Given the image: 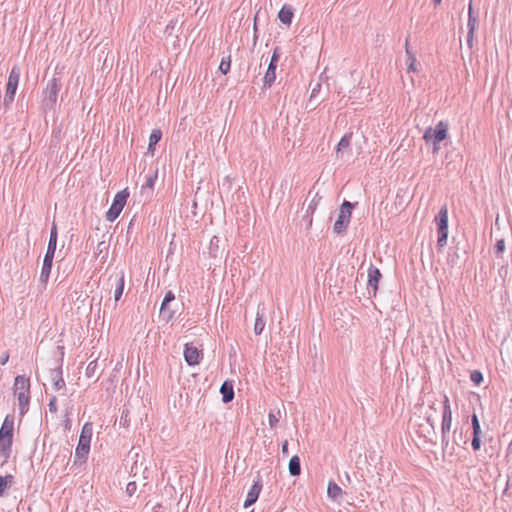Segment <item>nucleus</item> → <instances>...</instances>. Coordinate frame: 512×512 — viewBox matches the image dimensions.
Here are the masks:
<instances>
[{
  "label": "nucleus",
  "instance_id": "obj_55",
  "mask_svg": "<svg viewBox=\"0 0 512 512\" xmlns=\"http://www.w3.org/2000/svg\"><path fill=\"white\" fill-rule=\"evenodd\" d=\"M308 225H309V226H311V225H312V217H309Z\"/></svg>",
  "mask_w": 512,
  "mask_h": 512
},
{
  "label": "nucleus",
  "instance_id": "obj_26",
  "mask_svg": "<svg viewBox=\"0 0 512 512\" xmlns=\"http://www.w3.org/2000/svg\"><path fill=\"white\" fill-rule=\"evenodd\" d=\"M265 328V320H264V313H260V311H257L255 323H254V332L256 335H260Z\"/></svg>",
  "mask_w": 512,
  "mask_h": 512
},
{
  "label": "nucleus",
  "instance_id": "obj_9",
  "mask_svg": "<svg viewBox=\"0 0 512 512\" xmlns=\"http://www.w3.org/2000/svg\"><path fill=\"white\" fill-rule=\"evenodd\" d=\"M382 278V274L380 270L374 265H370L368 268V281H367V289L368 293L371 294L370 290H372V296H376L378 290V284Z\"/></svg>",
  "mask_w": 512,
  "mask_h": 512
},
{
  "label": "nucleus",
  "instance_id": "obj_51",
  "mask_svg": "<svg viewBox=\"0 0 512 512\" xmlns=\"http://www.w3.org/2000/svg\"><path fill=\"white\" fill-rule=\"evenodd\" d=\"M93 362H91L87 367V372L93 371L94 367H92Z\"/></svg>",
  "mask_w": 512,
  "mask_h": 512
},
{
  "label": "nucleus",
  "instance_id": "obj_54",
  "mask_svg": "<svg viewBox=\"0 0 512 512\" xmlns=\"http://www.w3.org/2000/svg\"><path fill=\"white\" fill-rule=\"evenodd\" d=\"M213 240H214V241H216V242H218V237H216V236H215V237H213V238L211 239V244H213Z\"/></svg>",
  "mask_w": 512,
  "mask_h": 512
},
{
  "label": "nucleus",
  "instance_id": "obj_6",
  "mask_svg": "<svg viewBox=\"0 0 512 512\" xmlns=\"http://www.w3.org/2000/svg\"><path fill=\"white\" fill-rule=\"evenodd\" d=\"M128 197H129V193H128L127 189H123V190L119 191L114 196L113 203L110 206V208L108 209V211L106 212V220L107 221L113 222L114 220L117 219V217L123 210Z\"/></svg>",
  "mask_w": 512,
  "mask_h": 512
},
{
  "label": "nucleus",
  "instance_id": "obj_40",
  "mask_svg": "<svg viewBox=\"0 0 512 512\" xmlns=\"http://www.w3.org/2000/svg\"><path fill=\"white\" fill-rule=\"evenodd\" d=\"M268 420L271 428L276 427L277 423L279 422V419L273 413H269Z\"/></svg>",
  "mask_w": 512,
  "mask_h": 512
},
{
  "label": "nucleus",
  "instance_id": "obj_53",
  "mask_svg": "<svg viewBox=\"0 0 512 512\" xmlns=\"http://www.w3.org/2000/svg\"><path fill=\"white\" fill-rule=\"evenodd\" d=\"M433 2L435 5H439L442 2V0H433Z\"/></svg>",
  "mask_w": 512,
  "mask_h": 512
},
{
  "label": "nucleus",
  "instance_id": "obj_50",
  "mask_svg": "<svg viewBox=\"0 0 512 512\" xmlns=\"http://www.w3.org/2000/svg\"><path fill=\"white\" fill-rule=\"evenodd\" d=\"M433 145V152L436 153L440 149L439 144H432Z\"/></svg>",
  "mask_w": 512,
  "mask_h": 512
},
{
  "label": "nucleus",
  "instance_id": "obj_52",
  "mask_svg": "<svg viewBox=\"0 0 512 512\" xmlns=\"http://www.w3.org/2000/svg\"><path fill=\"white\" fill-rule=\"evenodd\" d=\"M346 481L350 482V475L348 473L345 474Z\"/></svg>",
  "mask_w": 512,
  "mask_h": 512
},
{
  "label": "nucleus",
  "instance_id": "obj_15",
  "mask_svg": "<svg viewBox=\"0 0 512 512\" xmlns=\"http://www.w3.org/2000/svg\"><path fill=\"white\" fill-rule=\"evenodd\" d=\"M0 437L11 438L14 437V416L6 415L0 427Z\"/></svg>",
  "mask_w": 512,
  "mask_h": 512
},
{
  "label": "nucleus",
  "instance_id": "obj_45",
  "mask_svg": "<svg viewBox=\"0 0 512 512\" xmlns=\"http://www.w3.org/2000/svg\"><path fill=\"white\" fill-rule=\"evenodd\" d=\"M6 487V482L2 476H0V496L3 494Z\"/></svg>",
  "mask_w": 512,
  "mask_h": 512
},
{
  "label": "nucleus",
  "instance_id": "obj_17",
  "mask_svg": "<svg viewBox=\"0 0 512 512\" xmlns=\"http://www.w3.org/2000/svg\"><path fill=\"white\" fill-rule=\"evenodd\" d=\"M220 393L222 395V401L224 403L231 402L234 398V388L232 381H224L220 387Z\"/></svg>",
  "mask_w": 512,
  "mask_h": 512
},
{
  "label": "nucleus",
  "instance_id": "obj_3",
  "mask_svg": "<svg viewBox=\"0 0 512 512\" xmlns=\"http://www.w3.org/2000/svg\"><path fill=\"white\" fill-rule=\"evenodd\" d=\"M93 433L92 424L87 422L83 425L78 445L75 449V463L84 462L90 451V442Z\"/></svg>",
  "mask_w": 512,
  "mask_h": 512
},
{
  "label": "nucleus",
  "instance_id": "obj_32",
  "mask_svg": "<svg viewBox=\"0 0 512 512\" xmlns=\"http://www.w3.org/2000/svg\"><path fill=\"white\" fill-rule=\"evenodd\" d=\"M230 67H231L230 56H228L227 58H222L220 65H219V71L225 75L229 72Z\"/></svg>",
  "mask_w": 512,
  "mask_h": 512
},
{
  "label": "nucleus",
  "instance_id": "obj_28",
  "mask_svg": "<svg viewBox=\"0 0 512 512\" xmlns=\"http://www.w3.org/2000/svg\"><path fill=\"white\" fill-rule=\"evenodd\" d=\"M353 208L354 205L351 202L345 200L341 205L339 216H344L345 219L350 220Z\"/></svg>",
  "mask_w": 512,
  "mask_h": 512
},
{
  "label": "nucleus",
  "instance_id": "obj_41",
  "mask_svg": "<svg viewBox=\"0 0 512 512\" xmlns=\"http://www.w3.org/2000/svg\"><path fill=\"white\" fill-rule=\"evenodd\" d=\"M449 412H452L451 411V407H450V403H449V399H448V397L446 395H444L443 413L449 414Z\"/></svg>",
  "mask_w": 512,
  "mask_h": 512
},
{
  "label": "nucleus",
  "instance_id": "obj_16",
  "mask_svg": "<svg viewBox=\"0 0 512 512\" xmlns=\"http://www.w3.org/2000/svg\"><path fill=\"white\" fill-rule=\"evenodd\" d=\"M452 426V412L443 413L442 415V423H441V433H442V446L447 447L449 441L446 437V434L450 431Z\"/></svg>",
  "mask_w": 512,
  "mask_h": 512
},
{
  "label": "nucleus",
  "instance_id": "obj_21",
  "mask_svg": "<svg viewBox=\"0 0 512 512\" xmlns=\"http://www.w3.org/2000/svg\"><path fill=\"white\" fill-rule=\"evenodd\" d=\"M51 379L53 381V386L56 390H60L65 386V381L62 377L61 369L51 370Z\"/></svg>",
  "mask_w": 512,
  "mask_h": 512
},
{
  "label": "nucleus",
  "instance_id": "obj_2",
  "mask_svg": "<svg viewBox=\"0 0 512 512\" xmlns=\"http://www.w3.org/2000/svg\"><path fill=\"white\" fill-rule=\"evenodd\" d=\"M57 225L55 222L52 223L51 231H50V237L48 242V247L46 254L43 259V265L40 273V282L47 283L50 277L51 268H52V262L54 258V254L56 251L57 246Z\"/></svg>",
  "mask_w": 512,
  "mask_h": 512
},
{
  "label": "nucleus",
  "instance_id": "obj_4",
  "mask_svg": "<svg viewBox=\"0 0 512 512\" xmlns=\"http://www.w3.org/2000/svg\"><path fill=\"white\" fill-rule=\"evenodd\" d=\"M435 221L438 225L437 246L441 249L447 244L448 238V208L446 205L441 207Z\"/></svg>",
  "mask_w": 512,
  "mask_h": 512
},
{
  "label": "nucleus",
  "instance_id": "obj_20",
  "mask_svg": "<svg viewBox=\"0 0 512 512\" xmlns=\"http://www.w3.org/2000/svg\"><path fill=\"white\" fill-rule=\"evenodd\" d=\"M405 52H406V55H407V63H408L407 71L408 72H415V71H417V68H416L417 59H416L414 53L411 51V49L409 47L408 38L405 41Z\"/></svg>",
  "mask_w": 512,
  "mask_h": 512
},
{
  "label": "nucleus",
  "instance_id": "obj_11",
  "mask_svg": "<svg viewBox=\"0 0 512 512\" xmlns=\"http://www.w3.org/2000/svg\"><path fill=\"white\" fill-rule=\"evenodd\" d=\"M477 26H478V18L473 13L472 0H470L469 8H468V22H467V27H468L467 45L470 48L472 47V43H473V39H474V32H475Z\"/></svg>",
  "mask_w": 512,
  "mask_h": 512
},
{
  "label": "nucleus",
  "instance_id": "obj_24",
  "mask_svg": "<svg viewBox=\"0 0 512 512\" xmlns=\"http://www.w3.org/2000/svg\"><path fill=\"white\" fill-rule=\"evenodd\" d=\"M328 497L333 500H338L342 496L341 487L333 481H330L327 488Z\"/></svg>",
  "mask_w": 512,
  "mask_h": 512
},
{
  "label": "nucleus",
  "instance_id": "obj_56",
  "mask_svg": "<svg viewBox=\"0 0 512 512\" xmlns=\"http://www.w3.org/2000/svg\"><path fill=\"white\" fill-rule=\"evenodd\" d=\"M427 421L430 423L431 427H432V428H434V425H433V423L431 422V420H430V418H429V417L427 418Z\"/></svg>",
  "mask_w": 512,
  "mask_h": 512
},
{
  "label": "nucleus",
  "instance_id": "obj_44",
  "mask_svg": "<svg viewBox=\"0 0 512 512\" xmlns=\"http://www.w3.org/2000/svg\"><path fill=\"white\" fill-rule=\"evenodd\" d=\"M281 451H282V454H283L284 456H288V454H289V450H288V441H287V440H285V441L282 443Z\"/></svg>",
  "mask_w": 512,
  "mask_h": 512
},
{
  "label": "nucleus",
  "instance_id": "obj_23",
  "mask_svg": "<svg viewBox=\"0 0 512 512\" xmlns=\"http://www.w3.org/2000/svg\"><path fill=\"white\" fill-rule=\"evenodd\" d=\"M289 473L291 476H298L301 473V462L300 458L297 455L291 457L289 461Z\"/></svg>",
  "mask_w": 512,
  "mask_h": 512
},
{
  "label": "nucleus",
  "instance_id": "obj_39",
  "mask_svg": "<svg viewBox=\"0 0 512 512\" xmlns=\"http://www.w3.org/2000/svg\"><path fill=\"white\" fill-rule=\"evenodd\" d=\"M280 58V48L275 47L270 62L277 64Z\"/></svg>",
  "mask_w": 512,
  "mask_h": 512
},
{
  "label": "nucleus",
  "instance_id": "obj_31",
  "mask_svg": "<svg viewBox=\"0 0 512 512\" xmlns=\"http://www.w3.org/2000/svg\"><path fill=\"white\" fill-rule=\"evenodd\" d=\"M471 424L473 429V435L481 436L480 422L478 416L475 413L471 416Z\"/></svg>",
  "mask_w": 512,
  "mask_h": 512
},
{
  "label": "nucleus",
  "instance_id": "obj_47",
  "mask_svg": "<svg viewBox=\"0 0 512 512\" xmlns=\"http://www.w3.org/2000/svg\"><path fill=\"white\" fill-rule=\"evenodd\" d=\"M8 359H9V355H8V353H5V354L1 357V360H0L1 365H5V364L7 363V361H8Z\"/></svg>",
  "mask_w": 512,
  "mask_h": 512
},
{
  "label": "nucleus",
  "instance_id": "obj_10",
  "mask_svg": "<svg viewBox=\"0 0 512 512\" xmlns=\"http://www.w3.org/2000/svg\"><path fill=\"white\" fill-rule=\"evenodd\" d=\"M352 133L345 134L339 141L336 148V158L341 160H349L351 156L350 142Z\"/></svg>",
  "mask_w": 512,
  "mask_h": 512
},
{
  "label": "nucleus",
  "instance_id": "obj_35",
  "mask_svg": "<svg viewBox=\"0 0 512 512\" xmlns=\"http://www.w3.org/2000/svg\"><path fill=\"white\" fill-rule=\"evenodd\" d=\"M137 491V484L135 481H131L126 486V493L128 496H133Z\"/></svg>",
  "mask_w": 512,
  "mask_h": 512
},
{
  "label": "nucleus",
  "instance_id": "obj_7",
  "mask_svg": "<svg viewBox=\"0 0 512 512\" xmlns=\"http://www.w3.org/2000/svg\"><path fill=\"white\" fill-rule=\"evenodd\" d=\"M20 78V69L13 67L10 71L8 82L6 85V93L4 96V105L8 106L14 101L15 93L18 87Z\"/></svg>",
  "mask_w": 512,
  "mask_h": 512
},
{
  "label": "nucleus",
  "instance_id": "obj_36",
  "mask_svg": "<svg viewBox=\"0 0 512 512\" xmlns=\"http://www.w3.org/2000/svg\"><path fill=\"white\" fill-rule=\"evenodd\" d=\"M471 445L474 451H478L481 447L480 436L473 435Z\"/></svg>",
  "mask_w": 512,
  "mask_h": 512
},
{
  "label": "nucleus",
  "instance_id": "obj_30",
  "mask_svg": "<svg viewBox=\"0 0 512 512\" xmlns=\"http://www.w3.org/2000/svg\"><path fill=\"white\" fill-rule=\"evenodd\" d=\"M160 316L166 321H169L173 318L174 311L170 310L168 305L164 306V303H162L160 307Z\"/></svg>",
  "mask_w": 512,
  "mask_h": 512
},
{
  "label": "nucleus",
  "instance_id": "obj_22",
  "mask_svg": "<svg viewBox=\"0 0 512 512\" xmlns=\"http://www.w3.org/2000/svg\"><path fill=\"white\" fill-rule=\"evenodd\" d=\"M162 131L160 129H153L149 136L148 152L154 154V146L161 140Z\"/></svg>",
  "mask_w": 512,
  "mask_h": 512
},
{
  "label": "nucleus",
  "instance_id": "obj_18",
  "mask_svg": "<svg viewBox=\"0 0 512 512\" xmlns=\"http://www.w3.org/2000/svg\"><path fill=\"white\" fill-rule=\"evenodd\" d=\"M294 16L293 8L290 5H283L278 13V18L281 23L289 26L292 23Z\"/></svg>",
  "mask_w": 512,
  "mask_h": 512
},
{
  "label": "nucleus",
  "instance_id": "obj_49",
  "mask_svg": "<svg viewBox=\"0 0 512 512\" xmlns=\"http://www.w3.org/2000/svg\"><path fill=\"white\" fill-rule=\"evenodd\" d=\"M254 31H255V33H254V45H255L256 41H257V38H258L257 34H256V31H257L256 21L254 22Z\"/></svg>",
  "mask_w": 512,
  "mask_h": 512
},
{
  "label": "nucleus",
  "instance_id": "obj_48",
  "mask_svg": "<svg viewBox=\"0 0 512 512\" xmlns=\"http://www.w3.org/2000/svg\"><path fill=\"white\" fill-rule=\"evenodd\" d=\"M98 250L99 252L101 253L103 251L104 248H106L105 246V241H101L99 244H98Z\"/></svg>",
  "mask_w": 512,
  "mask_h": 512
},
{
  "label": "nucleus",
  "instance_id": "obj_25",
  "mask_svg": "<svg viewBox=\"0 0 512 512\" xmlns=\"http://www.w3.org/2000/svg\"><path fill=\"white\" fill-rule=\"evenodd\" d=\"M349 222H350L349 219H345L344 216L338 215V218L333 226V231L336 234H341V233L345 232L348 227Z\"/></svg>",
  "mask_w": 512,
  "mask_h": 512
},
{
  "label": "nucleus",
  "instance_id": "obj_27",
  "mask_svg": "<svg viewBox=\"0 0 512 512\" xmlns=\"http://www.w3.org/2000/svg\"><path fill=\"white\" fill-rule=\"evenodd\" d=\"M124 274L121 273L120 277L116 281L115 291H114V299L115 301H119L124 290Z\"/></svg>",
  "mask_w": 512,
  "mask_h": 512
},
{
  "label": "nucleus",
  "instance_id": "obj_38",
  "mask_svg": "<svg viewBox=\"0 0 512 512\" xmlns=\"http://www.w3.org/2000/svg\"><path fill=\"white\" fill-rule=\"evenodd\" d=\"M174 299H175L174 293L172 291H168L165 294V297H164L162 303H164V306H165V305H168L170 302L174 301Z\"/></svg>",
  "mask_w": 512,
  "mask_h": 512
},
{
  "label": "nucleus",
  "instance_id": "obj_19",
  "mask_svg": "<svg viewBox=\"0 0 512 512\" xmlns=\"http://www.w3.org/2000/svg\"><path fill=\"white\" fill-rule=\"evenodd\" d=\"M276 67L277 64L269 62L267 71L263 78V86L264 87H271L272 84L275 82L276 79Z\"/></svg>",
  "mask_w": 512,
  "mask_h": 512
},
{
  "label": "nucleus",
  "instance_id": "obj_5",
  "mask_svg": "<svg viewBox=\"0 0 512 512\" xmlns=\"http://www.w3.org/2000/svg\"><path fill=\"white\" fill-rule=\"evenodd\" d=\"M449 126L446 122L440 121L435 128H427L424 132L423 139L426 143L440 144L448 135Z\"/></svg>",
  "mask_w": 512,
  "mask_h": 512
},
{
  "label": "nucleus",
  "instance_id": "obj_42",
  "mask_svg": "<svg viewBox=\"0 0 512 512\" xmlns=\"http://www.w3.org/2000/svg\"><path fill=\"white\" fill-rule=\"evenodd\" d=\"M316 206H317V202L315 199H313L307 208V211H306L307 214H313L316 209Z\"/></svg>",
  "mask_w": 512,
  "mask_h": 512
},
{
  "label": "nucleus",
  "instance_id": "obj_46",
  "mask_svg": "<svg viewBox=\"0 0 512 512\" xmlns=\"http://www.w3.org/2000/svg\"><path fill=\"white\" fill-rule=\"evenodd\" d=\"M152 512H164V509L161 504H156L152 507Z\"/></svg>",
  "mask_w": 512,
  "mask_h": 512
},
{
  "label": "nucleus",
  "instance_id": "obj_33",
  "mask_svg": "<svg viewBox=\"0 0 512 512\" xmlns=\"http://www.w3.org/2000/svg\"><path fill=\"white\" fill-rule=\"evenodd\" d=\"M470 379L475 385H480L483 381V375L480 371L474 370L470 374Z\"/></svg>",
  "mask_w": 512,
  "mask_h": 512
},
{
  "label": "nucleus",
  "instance_id": "obj_29",
  "mask_svg": "<svg viewBox=\"0 0 512 512\" xmlns=\"http://www.w3.org/2000/svg\"><path fill=\"white\" fill-rule=\"evenodd\" d=\"M158 170L156 169L153 174L146 176L145 183L142 185V189L149 188L153 189L157 180Z\"/></svg>",
  "mask_w": 512,
  "mask_h": 512
},
{
  "label": "nucleus",
  "instance_id": "obj_37",
  "mask_svg": "<svg viewBox=\"0 0 512 512\" xmlns=\"http://www.w3.org/2000/svg\"><path fill=\"white\" fill-rule=\"evenodd\" d=\"M49 411L52 413L57 412V399L53 396L48 403Z\"/></svg>",
  "mask_w": 512,
  "mask_h": 512
},
{
  "label": "nucleus",
  "instance_id": "obj_14",
  "mask_svg": "<svg viewBox=\"0 0 512 512\" xmlns=\"http://www.w3.org/2000/svg\"><path fill=\"white\" fill-rule=\"evenodd\" d=\"M261 490H262V481H261V479H258L257 481L254 482V484L252 485V487L250 488V490L247 494L246 500L244 501V505H243L244 508L250 507L257 501Z\"/></svg>",
  "mask_w": 512,
  "mask_h": 512
},
{
  "label": "nucleus",
  "instance_id": "obj_1",
  "mask_svg": "<svg viewBox=\"0 0 512 512\" xmlns=\"http://www.w3.org/2000/svg\"><path fill=\"white\" fill-rule=\"evenodd\" d=\"M13 391L18 400L20 415L23 416L29 409L30 379L24 375L16 376L14 379Z\"/></svg>",
  "mask_w": 512,
  "mask_h": 512
},
{
  "label": "nucleus",
  "instance_id": "obj_8",
  "mask_svg": "<svg viewBox=\"0 0 512 512\" xmlns=\"http://www.w3.org/2000/svg\"><path fill=\"white\" fill-rule=\"evenodd\" d=\"M59 90L60 84L58 80L56 78H52L48 82L47 87L44 91L43 102L46 107H52L56 103Z\"/></svg>",
  "mask_w": 512,
  "mask_h": 512
},
{
  "label": "nucleus",
  "instance_id": "obj_34",
  "mask_svg": "<svg viewBox=\"0 0 512 512\" xmlns=\"http://www.w3.org/2000/svg\"><path fill=\"white\" fill-rule=\"evenodd\" d=\"M504 251H505V240L504 239L497 240V242L495 244V254H496V256L498 258L501 257V255L503 254Z\"/></svg>",
  "mask_w": 512,
  "mask_h": 512
},
{
  "label": "nucleus",
  "instance_id": "obj_43",
  "mask_svg": "<svg viewBox=\"0 0 512 512\" xmlns=\"http://www.w3.org/2000/svg\"><path fill=\"white\" fill-rule=\"evenodd\" d=\"M320 88H321V85L318 83V84L316 85V87H314V88L312 89L311 96H310V100H309V103H310V104H312L313 97H315L316 93H317V92H319Z\"/></svg>",
  "mask_w": 512,
  "mask_h": 512
},
{
  "label": "nucleus",
  "instance_id": "obj_12",
  "mask_svg": "<svg viewBox=\"0 0 512 512\" xmlns=\"http://www.w3.org/2000/svg\"><path fill=\"white\" fill-rule=\"evenodd\" d=\"M201 352L197 347L192 344H185L184 359L189 366H194L199 363Z\"/></svg>",
  "mask_w": 512,
  "mask_h": 512
},
{
  "label": "nucleus",
  "instance_id": "obj_13",
  "mask_svg": "<svg viewBox=\"0 0 512 512\" xmlns=\"http://www.w3.org/2000/svg\"><path fill=\"white\" fill-rule=\"evenodd\" d=\"M13 439L0 437V465L8 462L12 454Z\"/></svg>",
  "mask_w": 512,
  "mask_h": 512
}]
</instances>
